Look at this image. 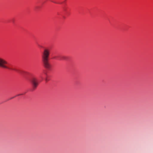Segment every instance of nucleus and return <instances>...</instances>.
<instances>
[{"label": "nucleus", "mask_w": 153, "mask_h": 153, "mask_svg": "<svg viewBox=\"0 0 153 153\" xmlns=\"http://www.w3.org/2000/svg\"><path fill=\"white\" fill-rule=\"evenodd\" d=\"M31 81L32 84L33 89L34 90L36 89L38 85V80L36 78L33 77Z\"/></svg>", "instance_id": "7ed1b4c3"}, {"label": "nucleus", "mask_w": 153, "mask_h": 153, "mask_svg": "<svg viewBox=\"0 0 153 153\" xmlns=\"http://www.w3.org/2000/svg\"><path fill=\"white\" fill-rule=\"evenodd\" d=\"M0 67L11 71H18V70L12 64L8 62L6 60L1 57H0Z\"/></svg>", "instance_id": "f03ea898"}, {"label": "nucleus", "mask_w": 153, "mask_h": 153, "mask_svg": "<svg viewBox=\"0 0 153 153\" xmlns=\"http://www.w3.org/2000/svg\"><path fill=\"white\" fill-rule=\"evenodd\" d=\"M46 81H47V79H46Z\"/></svg>", "instance_id": "423d86ee"}, {"label": "nucleus", "mask_w": 153, "mask_h": 153, "mask_svg": "<svg viewBox=\"0 0 153 153\" xmlns=\"http://www.w3.org/2000/svg\"><path fill=\"white\" fill-rule=\"evenodd\" d=\"M53 59H58L60 60H67L68 59V57L65 56H55L53 57Z\"/></svg>", "instance_id": "20e7f679"}, {"label": "nucleus", "mask_w": 153, "mask_h": 153, "mask_svg": "<svg viewBox=\"0 0 153 153\" xmlns=\"http://www.w3.org/2000/svg\"><path fill=\"white\" fill-rule=\"evenodd\" d=\"M50 53V49L46 48L44 49L41 55L42 60L44 66L48 70H50L51 68V65L49 62Z\"/></svg>", "instance_id": "f257e3e1"}, {"label": "nucleus", "mask_w": 153, "mask_h": 153, "mask_svg": "<svg viewBox=\"0 0 153 153\" xmlns=\"http://www.w3.org/2000/svg\"><path fill=\"white\" fill-rule=\"evenodd\" d=\"M21 94H19V95H21Z\"/></svg>", "instance_id": "39448f33"}]
</instances>
